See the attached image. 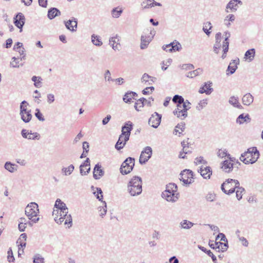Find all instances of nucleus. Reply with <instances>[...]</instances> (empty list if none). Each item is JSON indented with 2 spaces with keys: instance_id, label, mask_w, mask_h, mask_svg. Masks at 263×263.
Segmentation results:
<instances>
[{
  "instance_id": "nucleus-1",
  "label": "nucleus",
  "mask_w": 263,
  "mask_h": 263,
  "mask_svg": "<svg viewBox=\"0 0 263 263\" xmlns=\"http://www.w3.org/2000/svg\"><path fill=\"white\" fill-rule=\"evenodd\" d=\"M128 192L132 196L140 195L142 191V180L139 176H134L127 184Z\"/></svg>"
},
{
  "instance_id": "nucleus-2",
  "label": "nucleus",
  "mask_w": 263,
  "mask_h": 263,
  "mask_svg": "<svg viewBox=\"0 0 263 263\" xmlns=\"http://www.w3.org/2000/svg\"><path fill=\"white\" fill-rule=\"evenodd\" d=\"M259 153L256 147H250L241 155L240 160L245 164H253L259 158Z\"/></svg>"
},
{
  "instance_id": "nucleus-3",
  "label": "nucleus",
  "mask_w": 263,
  "mask_h": 263,
  "mask_svg": "<svg viewBox=\"0 0 263 263\" xmlns=\"http://www.w3.org/2000/svg\"><path fill=\"white\" fill-rule=\"evenodd\" d=\"M52 215L54 217V220L55 222L59 224H61L64 222V225L67 228H70L72 224V219L70 214H63L62 212H59L58 210H53Z\"/></svg>"
},
{
  "instance_id": "nucleus-4",
  "label": "nucleus",
  "mask_w": 263,
  "mask_h": 263,
  "mask_svg": "<svg viewBox=\"0 0 263 263\" xmlns=\"http://www.w3.org/2000/svg\"><path fill=\"white\" fill-rule=\"evenodd\" d=\"M25 215L28 217L29 220H31L33 223L37 222L40 218H34L36 217L39 213L38 204L35 202H31L26 207L25 210Z\"/></svg>"
},
{
  "instance_id": "nucleus-5",
  "label": "nucleus",
  "mask_w": 263,
  "mask_h": 263,
  "mask_svg": "<svg viewBox=\"0 0 263 263\" xmlns=\"http://www.w3.org/2000/svg\"><path fill=\"white\" fill-rule=\"evenodd\" d=\"M239 185L240 183L237 180L229 178L222 183L221 189L226 194L230 195L235 192Z\"/></svg>"
},
{
  "instance_id": "nucleus-6",
  "label": "nucleus",
  "mask_w": 263,
  "mask_h": 263,
  "mask_svg": "<svg viewBox=\"0 0 263 263\" xmlns=\"http://www.w3.org/2000/svg\"><path fill=\"white\" fill-rule=\"evenodd\" d=\"M177 108L173 111L174 115L181 119H184L187 116V110L191 108V103L186 100L181 104H177Z\"/></svg>"
},
{
  "instance_id": "nucleus-7",
  "label": "nucleus",
  "mask_w": 263,
  "mask_h": 263,
  "mask_svg": "<svg viewBox=\"0 0 263 263\" xmlns=\"http://www.w3.org/2000/svg\"><path fill=\"white\" fill-rule=\"evenodd\" d=\"M28 106L29 104L26 101H22L20 105V115L25 123L29 122L32 118L31 110L28 109Z\"/></svg>"
},
{
  "instance_id": "nucleus-8",
  "label": "nucleus",
  "mask_w": 263,
  "mask_h": 263,
  "mask_svg": "<svg viewBox=\"0 0 263 263\" xmlns=\"http://www.w3.org/2000/svg\"><path fill=\"white\" fill-rule=\"evenodd\" d=\"M135 159L132 157H128L122 163L120 167V172L122 175H126L129 173L133 169L135 165Z\"/></svg>"
},
{
  "instance_id": "nucleus-9",
  "label": "nucleus",
  "mask_w": 263,
  "mask_h": 263,
  "mask_svg": "<svg viewBox=\"0 0 263 263\" xmlns=\"http://www.w3.org/2000/svg\"><path fill=\"white\" fill-rule=\"evenodd\" d=\"M94 194L99 200L101 201L103 203V206L99 208V211L100 216L103 217L106 214L107 212V206L106 203L105 201H103V192L101 188L97 187V192H94Z\"/></svg>"
},
{
  "instance_id": "nucleus-10",
  "label": "nucleus",
  "mask_w": 263,
  "mask_h": 263,
  "mask_svg": "<svg viewBox=\"0 0 263 263\" xmlns=\"http://www.w3.org/2000/svg\"><path fill=\"white\" fill-rule=\"evenodd\" d=\"M179 179L184 184H190L194 182L193 173L190 170H184L180 174Z\"/></svg>"
},
{
  "instance_id": "nucleus-11",
  "label": "nucleus",
  "mask_w": 263,
  "mask_h": 263,
  "mask_svg": "<svg viewBox=\"0 0 263 263\" xmlns=\"http://www.w3.org/2000/svg\"><path fill=\"white\" fill-rule=\"evenodd\" d=\"M152 149L150 146H146L141 152L139 158V163L141 164H145L151 157Z\"/></svg>"
},
{
  "instance_id": "nucleus-12",
  "label": "nucleus",
  "mask_w": 263,
  "mask_h": 263,
  "mask_svg": "<svg viewBox=\"0 0 263 263\" xmlns=\"http://www.w3.org/2000/svg\"><path fill=\"white\" fill-rule=\"evenodd\" d=\"M22 136L28 140H39L40 139V135L37 133H32L31 130H29L26 129H23L21 130Z\"/></svg>"
},
{
  "instance_id": "nucleus-13",
  "label": "nucleus",
  "mask_w": 263,
  "mask_h": 263,
  "mask_svg": "<svg viewBox=\"0 0 263 263\" xmlns=\"http://www.w3.org/2000/svg\"><path fill=\"white\" fill-rule=\"evenodd\" d=\"M228 158H229V160H224L221 166L222 170L226 173H229L232 171L234 165L233 162L235 160V159L232 158L230 155L228 156Z\"/></svg>"
},
{
  "instance_id": "nucleus-14",
  "label": "nucleus",
  "mask_w": 263,
  "mask_h": 263,
  "mask_svg": "<svg viewBox=\"0 0 263 263\" xmlns=\"http://www.w3.org/2000/svg\"><path fill=\"white\" fill-rule=\"evenodd\" d=\"M133 127V124L130 121L125 122L124 125L122 126L121 135L125 137V141L129 140Z\"/></svg>"
},
{
  "instance_id": "nucleus-15",
  "label": "nucleus",
  "mask_w": 263,
  "mask_h": 263,
  "mask_svg": "<svg viewBox=\"0 0 263 263\" xmlns=\"http://www.w3.org/2000/svg\"><path fill=\"white\" fill-rule=\"evenodd\" d=\"M155 31L151 30L150 32V34L151 35H142L141 37V45L140 48L141 49H146L149 43L152 40L153 38V36L155 35Z\"/></svg>"
},
{
  "instance_id": "nucleus-16",
  "label": "nucleus",
  "mask_w": 263,
  "mask_h": 263,
  "mask_svg": "<svg viewBox=\"0 0 263 263\" xmlns=\"http://www.w3.org/2000/svg\"><path fill=\"white\" fill-rule=\"evenodd\" d=\"M161 120V115L155 112L149 119L148 124L153 127L157 128L159 125Z\"/></svg>"
},
{
  "instance_id": "nucleus-17",
  "label": "nucleus",
  "mask_w": 263,
  "mask_h": 263,
  "mask_svg": "<svg viewBox=\"0 0 263 263\" xmlns=\"http://www.w3.org/2000/svg\"><path fill=\"white\" fill-rule=\"evenodd\" d=\"M54 208L53 210H58L59 212H62L63 214H66L68 213V209L66 204L63 202L60 199H57L55 202Z\"/></svg>"
},
{
  "instance_id": "nucleus-18",
  "label": "nucleus",
  "mask_w": 263,
  "mask_h": 263,
  "mask_svg": "<svg viewBox=\"0 0 263 263\" xmlns=\"http://www.w3.org/2000/svg\"><path fill=\"white\" fill-rule=\"evenodd\" d=\"M181 49V45L178 42H173L165 45V51L173 52L178 51Z\"/></svg>"
},
{
  "instance_id": "nucleus-19",
  "label": "nucleus",
  "mask_w": 263,
  "mask_h": 263,
  "mask_svg": "<svg viewBox=\"0 0 263 263\" xmlns=\"http://www.w3.org/2000/svg\"><path fill=\"white\" fill-rule=\"evenodd\" d=\"M25 16L22 13H18L14 18V24L21 29L20 32L22 31V28L25 24Z\"/></svg>"
},
{
  "instance_id": "nucleus-20",
  "label": "nucleus",
  "mask_w": 263,
  "mask_h": 263,
  "mask_svg": "<svg viewBox=\"0 0 263 263\" xmlns=\"http://www.w3.org/2000/svg\"><path fill=\"white\" fill-rule=\"evenodd\" d=\"M66 28L72 32L76 31L78 25L77 20L74 17H72L71 19L64 22Z\"/></svg>"
},
{
  "instance_id": "nucleus-21",
  "label": "nucleus",
  "mask_w": 263,
  "mask_h": 263,
  "mask_svg": "<svg viewBox=\"0 0 263 263\" xmlns=\"http://www.w3.org/2000/svg\"><path fill=\"white\" fill-rule=\"evenodd\" d=\"M179 197V194L178 192H172L165 190V200L168 202H175Z\"/></svg>"
},
{
  "instance_id": "nucleus-22",
  "label": "nucleus",
  "mask_w": 263,
  "mask_h": 263,
  "mask_svg": "<svg viewBox=\"0 0 263 263\" xmlns=\"http://www.w3.org/2000/svg\"><path fill=\"white\" fill-rule=\"evenodd\" d=\"M90 171L89 159L87 158L85 162L80 166V172L82 176H85Z\"/></svg>"
},
{
  "instance_id": "nucleus-23",
  "label": "nucleus",
  "mask_w": 263,
  "mask_h": 263,
  "mask_svg": "<svg viewBox=\"0 0 263 263\" xmlns=\"http://www.w3.org/2000/svg\"><path fill=\"white\" fill-rule=\"evenodd\" d=\"M198 172L204 179H210L212 174V171L210 166H202L198 170Z\"/></svg>"
},
{
  "instance_id": "nucleus-24",
  "label": "nucleus",
  "mask_w": 263,
  "mask_h": 263,
  "mask_svg": "<svg viewBox=\"0 0 263 263\" xmlns=\"http://www.w3.org/2000/svg\"><path fill=\"white\" fill-rule=\"evenodd\" d=\"M156 80V78L150 76L146 73L143 74L141 79V83L147 86L152 85Z\"/></svg>"
},
{
  "instance_id": "nucleus-25",
  "label": "nucleus",
  "mask_w": 263,
  "mask_h": 263,
  "mask_svg": "<svg viewBox=\"0 0 263 263\" xmlns=\"http://www.w3.org/2000/svg\"><path fill=\"white\" fill-rule=\"evenodd\" d=\"M239 63V59H236L235 60H232L229 64L228 67L227 68V71H229V73H227V74H233L236 69L237 68V65Z\"/></svg>"
},
{
  "instance_id": "nucleus-26",
  "label": "nucleus",
  "mask_w": 263,
  "mask_h": 263,
  "mask_svg": "<svg viewBox=\"0 0 263 263\" xmlns=\"http://www.w3.org/2000/svg\"><path fill=\"white\" fill-rule=\"evenodd\" d=\"M109 45L112 47V48L116 51H119L120 49L121 45L119 43V39L117 35L110 37L109 39Z\"/></svg>"
},
{
  "instance_id": "nucleus-27",
  "label": "nucleus",
  "mask_w": 263,
  "mask_h": 263,
  "mask_svg": "<svg viewBox=\"0 0 263 263\" xmlns=\"http://www.w3.org/2000/svg\"><path fill=\"white\" fill-rule=\"evenodd\" d=\"M212 83L208 82L204 83L203 86L200 88L199 92L200 93H205L206 95H210L213 91V88L211 87Z\"/></svg>"
},
{
  "instance_id": "nucleus-28",
  "label": "nucleus",
  "mask_w": 263,
  "mask_h": 263,
  "mask_svg": "<svg viewBox=\"0 0 263 263\" xmlns=\"http://www.w3.org/2000/svg\"><path fill=\"white\" fill-rule=\"evenodd\" d=\"M104 175V171L99 163L96 164L93 171V176L95 179H99Z\"/></svg>"
},
{
  "instance_id": "nucleus-29",
  "label": "nucleus",
  "mask_w": 263,
  "mask_h": 263,
  "mask_svg": "<svg viewBox=\"0 0 263 263\" xmlns=\"http://www.w3.org/2000/svg\"><path fill=\"white\" fill-rule=\"evenodd\" d=\"M189 139L187 138L186 140H184L181 143L182 147V151L186 154H190L192 153V148L191 147L192 144L189 142Z\"/></svg>"
},
{
  "instance_id": "nucleus-30",
  "label": "nucleus",
  "mask_w": 263,
  "mask_h": 263,
  "mask_svg": "<svg viewBox=\"0 0 263 263\" xmlns=\"http://www.w3.org/2000/svg\"><path fill=\"white\" fill-rule=\"evenodd\" d=\"M141 5L143 9H149L155 6H161L160 3L156 2L154 0L144 1L141 3Z\"/></svg>"
},
{
  "instance_id": "nucleus-31",
  "label": "nucleus",
  "mask_w": 263,
  "mask_h": 263,
  "mask_svg": "<svg viewBox=\"0 0 263 263\" xmlns=\"http://www.w3.org/2000/svg\"><path fill=\"white\" fill-rule=\"evenodd\" d=\"M238 4L241 5L242 3L240 0H231L227 4V9L229 8L232 11H235L238 8Z\"/></svg>"
},
{
  "instance_id": "nucleus-32",
  "label": "nucleus",
  "mask_w": 263,
  "mask_h": 263,
  "mask_svg": "<svg viewBox=\"0 0 263 263\" xmlns=\"http://www.w3.org/2000/svg\"><path fill=\"white\" fill-rule=\"evenodd\" d=\"M254 101V97L250 93H247L242 98V102L244 105L249 106Z\"/></svg>"
},
{
  "instance_id": "nucleus-33",
  "label": "nucleus",
  "mask_w": 263,
  "mask_h": 263,
  "mask_svg": "<svg viewBox=\"0 0 263 263\" xmlns=\"http://www.w3.org/2000/svg\"><path fill=\"white\" fill-rule=\"evenodd\" d=\"M229 103L232 105L234 107L242 109V106L239 102V99L237 97L231 96L229 99Z\"/></svg>"
},
{
  "instance_id": "nucleus-34",
  "label": "nucleus",
  "mask_w": 263,
  "mask_h": 263,
  "mask_svg": "<svg viewBox=\"0 0 263 263\" xmlns=\"http://www.w3.org/2000/svg\"><path fill=\"white\" fill-rule=\"evenodd\" d=\"M127 141H125V137L122 135H120L118 140L115 145V148L117 150H120L123 148L126 144Z\"/></svg>"
},
{
  "instance_id": "nucleus-35",
  "label": "nucleus",
  "mask_w": 263,
  "mask_h": 263,
  "mask_svg": "<svg viewBox=\"0 0 263 263\" xmlns=\"http://www.w3.org/2000/svg\"><path fill=\"white\" fill-rule=\"evenodd\" d=\"M251 118L248 114L244 115L243 114H240L236 119V123L239 124H242L245 122H250Z\"/></svg>"
},
{
  "instance_id": "nucleus-36",
  "label": "nucleus",
  "mask_w": 263,
  "mask_h": 263,
  "mask_svg": "<svg viewBox=\"0 0 263 263\" xmlns=\"http://www.w3.org/2000/svg\"><path fill=\"white\" fill-rule=\"evenodd\" d=\"M255 55V50L254 48L248 50L245 54L244 58L249 62H251L253 60Z\"/></svg>"
},
{
  "instance_id": "nucleus-37",
  "label": "nucleus",
  "mask_w": 263,
  "mask_h": 263,
  "mask_svg": "<svg viewBox=\"0 0 263 263\" xmlns=\"http://www.w3.org/2000/svg\"><path fill=\"white\" fill-rule=\"evenodd\" d=\"M4 167L10 173H13L17 170V165L9 161H7L5 163Z\"/></svg>"
},
{
  "instance_id": "nucleus-38",
  "label": "nucleus",
  "mask_w": 263,
  "mask_h": 263,
  "mask_svg": "<svg viewBox=\"0 0 263 263\" xmlns=\"http://www.w3.org/2000/svg\"><path fill=\"white\" fill-rule=\"evenodd\" d=\"M185 127V124L184 122L178 124L173 131V134L176 135L178 133L179 136H180V135L184 130Z\"/></svg>"
},
{
  "instance_id": "nucleus-39",
  "label": "nucleus",
  "mask_w": 263,
  "mask_h": 263,
  "mask_svg": "<svg viewBox=\"0 0 263 263\" xmlns=\"http://www.w3.org/2000/svg\"><path fill=\"white\" fill-rule=\"evenodd\" d=\"M60 11L55 8H51L48 10V17L49 19L51 20L55 16L60 15Z\"/></svg>"
},
{
  "instance_id": "nucleus-40",
  "label": "nucleus",
  "mask_w": 263,
  "mask_h": 263,
  "mask_svg": "<svg viewBox=\"0 0 263 263\" xmlns=\"http://www.w3.org/2000/svg\"><path fill=\"white\" fill-rule=\"evenodd\" d=\"M194 223L187 220H183L180 223V227L183 229L188 230L191 228Z\"/></svg>"
},
{
  "instance_id": "nucleus-41",
  "label": "nucleus",
  "mask_w": 263,
  "mask_h": 263,
  "mask_svg": "<svg viewBox=\"0 0 263 263\" xmlns=\"http://www.w3.org/2000/svg\"><path fill=\"white\" fill-rule=\"evenodd\" d=\"M203 72V69L198 68L194 70L190 71L186 74V77L190 78H193L201 74Z\"/></svg>"
},
{
  "instance_id": "nucleus-42",
  "label": "nucleus",
  "mask_w": 263,
  "mask_h": 263,
  "mask_svg": "<svg viewBox=\"0 0 263 263\" xmlns=\"http://www.w3.org/2000/svg\"><path fill=\"white\" fill-rule=\"evenodd\" d=\"M235 20V16L234 14H230L228 15L224 19V24L227 27H230L231 26V22H233Z\"/></svg>"
},
{
  "instance_id": "nucleus-43",
  "label": "nucleus",
  "mask_w": 263,
  "mask_h": 263,
  "mask_svg": "<svg viewBox=\"0 0 263 263\" xmlns=\"http://www.w3.org/2000/svg\"><path fill=\"white\" fill-rule=\"evenodd\" d=\"M14 50L19 52L20 55L25 54V48L23 47V44L20 42H17L13 47Z\"/></svg>"
},
{
  "instance_id": "nucleus-44",
  "label": "nucleus",
  "mask_w": 263,
  "mask_h": 263,
  "mask_svg": "<svg viewBox=\"0 0 263 263\" xmlns=\"http://www.w3.org/2000/svg\"><path fill=\"white\" fill-rule=\"evenodd\" d=\"M123 12V9L121 8L116 7L111 10V15L114 18H119Z\"/></svg>"
},
{
  "instance_id": "nucleus-45",
  "label": "nucleus",
  "mask_w": 263,
  "mask_h": 263,
  "mask_svg": "<svg viewBox=\"0 0 263 263\" xmlns=\"http://www.w3.org/2000/svg\"><path fill=\"white\" fill-rule=\"evenodd\" d=\"M144 101H146V99L144 98H141L137 101L135 104V108L136 110L140 111V108L144 105Z\"/></svg>"
},
{
  "instance_id": "nucleus-46",
  "label": "nucleus",
  "mask_w": 263,
  "mask_h": 263,
  "mask_svg": "<svg viewBox=\"0 0 263 263\" xmlns=\"http://www.w3.org/2000/svg\"><path fill=\"white\" fill-rule=\"evenodd\" d=\"M217 246L218 248H217V250L218 252H224L226 251L228 248V241L224 242H221L220 241H217Z\"/></svg>"
},
{
  "instance_id": "nucleus-47",
  "label": "nucleus",
  "mask_w": 263,
  "mask_h": 263,
  "mask_svg": "<svg viewBox=\"0 0 263 263\" xmlns=\"http://www.w3.org/2000/svg\"><path fill=\"white\" fill-rule=\"evenodd\" d=\"M74 167L73 164H70L67 167H63L62 172L65 176L70 175L73 171Z\"/></svg>"
},
{
  "instance_id": "nucleus-48",
  "label": "nucleus",
  "mask_w": 263,
  "mask_h": 263,
  "mask_svg": "<svg viewBox=\"0 0 263 263\" xmlns=\"http://www.w3.org/2000/svg\"><path fill=\"white\" fill-rule=\"evenodd\" d=\"M91 42L95 45L97 46H101L103 44V43L99 38V36L96 35L95 34H92L91 35Z\"/></svg>"
},
{
  "instance_id": "nucleus-49",
  "label": "nucleus",
  "mask_w": 263,
  "mask_h": 263,
  "mask_svg": "<svg viewBox=\"0 0 263 263\" xmlns=\"http://www.w3.org/2000/svg\"><path fill=\"white\" fill-rule=\"evenodd\" d=\"M31 80L34 82V85L35 87L40 88L41 87V83L42 80L41 77L34 76L32 77Z\"/></svg>"
},
{
  "instance_id": "nucleus-50",
  "label": "nucleus",
  "mask_w": 263,
  "mask_h": 263,
  "mask_svg": "<svg viewBox=\"0 0 263 263\" xmlns=\"http://www.w3.org/2000/svg\"><path fill=\"white\" fill-rule=\"evenodd\" d=\"M165 190L170 191L172 192H178L177 186L176 184L173 183H170L165 186Z\"/></svg>"
},
{
  "instance_id": "nucleus-51",
  "label": "nucleus",
  "mask_w": 263,
  "mask_h": 263,
  "mask_svg": "<svg viewBox=\"0 0 263 263\" xmlns=\"http://www.w3.org/2000/svg\"><path fill=\"white\" fill-rule=\"evenodd\" d=\"M236 190V197L239 200L242 198V195L245 192V190L243 187H240V185Z\"/></svg>"
},
{
  "instance_id": "nucleus-52",
  "label": "nucleus",
  "mask_w": 263,
  "mask_h": 263,
  "mask_svg": "<svg viewBox=\"0 0 263 263\" xmlns=\"http://www.w3.org/2000/svg\"><path fill=\"white\" fill-rule=\"evenodd\" d=\"M173 102L177 104H181L182 103L185 102L184 98L178 95H176L173 98Z\"/></svg>"
},
{
  "instance_id": "nucleus-53",
  "label": "nucleus",
  "mask_w": 263,
  "mask_h": 263,
  "mask_svg": "<svg viewBox=\"0 0 263 263\" xmlns=\"http://www.w3.org/2000/svg\"><path fill=\"white\" fill-rule=\"evenodd\" d=\"M202 251H204V252L206 253L208 255L211 257L212 260L214 262L217 263V259L216 257L213 254V253L210 251V250H207L205 248L203 247H201L199 248Z\"/></svg>"
},
{
  "instance_id": "nucleus-54",
  "label": "nucleus",
  "mask_w": 263,
  "mask_h": 263,
  "mask_svg": "<svg viewBox=\"0 0 263 263\" xmlns=\"http://www.w3.org/2000/svg\"><path fill=\"white\" fill-rule=\"evenodd\" d=\"M212 28L211 23L210 22H208L204 24L203 27V31L206 33V35H209L211 33L210 30Z\"/></svg>"
},
{
  "instance_id": "nucleus-55",
  "label": "nucleus",
  "mask_w": 263,
  "mask_h": 263,
  "mask_svg": "<svg viewBox=\"0 0 263 263\" xmlns=\"http://www.w3.org/2000/svg\"><path fill=\"white\" fill-rule=\"evenodd\" d=\"M7 260L9 262H13L15 260L13 254L12 250L10 248L7 252Z\"/></svg>"
},
{
  "instance_id": "nucleus-56",
  "label": "nucleus",
  "mask_w": 263,
  "mask_h": 263,
  "mask_svg": "<svg viewBox=\"0 0 263 263\" xmlns=\"http://www.w3.org/2000/svg\"><path fill=\"white\" fill-rule=\"evenodd\" d=\"M208 102L206 100H201L196 106V109L198 110H201L207 105Z\"/></svg>"
},
{
  "instance_id": "nucleus-57",
  "label": "nucleus",
  "mask_w": 263,
  "mask_h": 263,
  "mask_svg": "<svg viewBox=\"0 0 263 263\" xmlns=\"http://www.w3.org/2000/svg\"><path fill=\"white\" fill-rule=\"evenodd\" d=\"M133 97L129 91L127 92L123 96V100L125 103H130Z\"/></svg>"
},
{
  "instance_id": "nucleus-58",
  "label": "nucleus",
  "mask_w": 263,
  "mask_h": 263,
  "mask_svg": "<svg viewBox=\"0 0 263 263\" xmlns=\"http://www.w3.org/2000/svg\"><path fill=\"white\" fill-rule=\"evenodd\" d=\"M35 116L39 120L41 121H45V118H44L43 114L41 113L40 109L38 108H36L35 109Z\"/></svg>"
},
{
  "instance_id": "nucleus-59",
  "label": "nucleus",
  "mask_w": 263,
  "mask_h": 263,
  "mask_svg": "<svg viewBox=\"0 0 263 263\" xmlns=\"http://www.w3.org/2000/svg\"><path fill=\"white\" fill-rule=\"evenodd\" d=\"M205 198L207 201L213 202L216 199V195L214 193H209L206 195Z\"/></svg>"
},
{
  "instance_id": "nucleus-60",
  "label": "nucleus",
  "mask_w": 263,
  "mask_h": 263,
  "mask_svg": "<svg viewBox=\"0 0 263 263\" xmlns=\"http://www.w3.org/2000/svg\"><path fill=\"white\" fill-rule=\"evenodd\" d=\"M229 154H228L227 151L226 149H219V151L217 152V155L218 157L220 158H223L225 157H227Z\"/></svg>"
},
{
  "instance_id": "nucleus-61",
  "label": "nucleus",
  "mask_w": 263,
  "mask_h": 263,
  "mask_svg": "<svg viewBox=\"0 0 263 263\" xmlns=\"http://www.w3.org/2000/svg\"><path fill=\"white\" fill-rule=\"evenodd\" d=\"M44 258L40 255H35L33 258V263H44Z\"/></svg>"
},
{
  "instance_id": "nucleus-62",
  "label": "nucleus",
  "mask_w": 263,
  "mask_h": 263,
  "mask_svg": "<svg viewBox=\"0 0 263 263\" xmlns=\"http://www.w3.org/2000/svg\"><path fill=\"white\" fill-rule=\"evenodd\" d=\"M182 69L190 70L194 69V66L192 64H184L181 66Z\"/></svg>"
},
{
  "instance_id": "nucleus-63",
  "label": "nucleus",
  "mask_w": 263,
  "mask_h": 263,
  "mask_svg": "<svg viewBox=\"0 0 263 263\" xmlns=\"http://www.w3.org/2000/svg\"><path fill=\"white\" fill-rule=\"evenodd\" d=\"M220 239V240L227 242V239L225 236V235L223 233H219L218 235L216 237V241H218V240Z\"/></svg>"
},
{
  "instance_id": "nucleus-64",
  "label": "nucleus",
  "mask_w": 263,
  "mask_h": 263,
  "mask_svg": "<svg viewBox=\"0 0 263 263\" xmlns=\"http://www.w3.org/2000/svg\"><path fill=\"white\" fill-rule=\"evenodd\" d=\"M154 90V87L153 86L147 87L142 90V93L146 95H148L153 92Z\"/></svg>"
}]
</instances>
